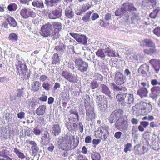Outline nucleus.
Returning <instances> with one entry per match:
<instances>
[{"label": "nucleus", "instance_id": "nucleus-1", "mask_svg": "<svg viewBox=\"0 0 160 160\" xmlns=\"http://www.w3.org/2000/svg\"><path fill=\"white\" fill-rule=\"evenodd\" d=\"M132 109L133 112L137 115H146L152 111V108L150 103L141 102L139 104L132 107Z\"/></svg>", "mask_w": 160, "mask_h": 160}, {"label": "nucleus", "instance_id": "nucleus-2", "mask_svg": "<svg viewBox=\"0 0 160 160\" xmlns=\"http://www.w3.org/2000/svg\"><path fill=\"white\" fill-rule=\"evenodd\" d=\"M116 97L119 104L123 106H126L127 104L132 103L134 101L133 95L126 92H120L116 95Z\"/></svg>", "mask_w": 160, "mask_h": 160}, {"label": "nucleus", "instance_id": "nucleus-3", "mask_svg": "<svg viewBox=\"0 0 160 160\" xmlns=\"http://www.w3.org/2000/svg\"><path fill=\"white\" fill-rule=\"evenodd\" d=\"M129 120L126 115L122 116L119 118L115 124V127L121 131H125L128 127Z\"/></svg>", "mask_w": 160, "mask_h": 160}, {"label": "nucleus", "instance_id": "nucleus-4", "mask_svg": "<svg viewBox=\"0 0 160 160\" xmlns=\"http://www.w3.org/2000/svg\"><path fill=\"white\" fill-rule=\"evenodd\" d=\"M84 105L86 110V119L88 121L92 122L94 120L95 117L94 109L89 103L87 105L86 102H84Z\"/></svg>", "mask_w": 160, "mask_h": 160}, {"label": "nucleus", "instance_id": "nucleus-5", "mask_svg": "<svg viewBox=\"0 0 160 160\" xmlns=\"http://www.w3.org/2000/svg\"><path fill=\"white\" fill-rule=\"evenodd\" d=\"M122 6L121 5L120 8L117 9L115 12L116 16H120L123 18L124 22L126 24H129V16L128 13H126L124 9H122Z\"/></svg>", "mask_w": 160, "mask_h": 160}, {"label": "nucleus", "instance_id": "nucleus-6", "mask_svg": "<svg viewBox=\"0 0 160 160\" xmlns=\"http://www.w3.org/2000/svg\"><path fill=\"white\" fill-rule=\"evenodd\" d=\"M61 75L65 79L71 83L76 82L77 81V75L75 76L67 71H62Z\"/></svg>", "mask_w": 160, "mask_h": 160}, {"label": "nucleus", "instance_id": "nucleus-7", "mask_svg": "<svg viewBox=\"0 0 160 160\" xmlns=\"http://www.w3.org/2000/svg\"><path fill=\"white\" fill-rule=\"evenodd\" d=\"M75 64L78 67V70L81 72H84L87 71L88 68V63L84 61L81 58L76 59Z\"/></svg>", "mask_w": 160, "mask_h": 160}, {"label": "nucleus", "instance_id": "nucleus-8", "mask_svg": "<svg viewBox=\"0 0 160 160\" xmlns=\"http://www.w3.org/2000/svg\"><path fill=\"white\" fill-rule=\"evenodd\" d=\"M108 130V127H99L98 130L96 131L98 133V136L99 138L101 137L102 140H105L109 133Z\"/></svg>", "mask_w": 160, "mask_h": 160}, {"label": "nucleus", "instance_id": "nucleus-9", "mask_svg": "<svg viewBox=\"0 0 160 160\" xmlns=\"http://www.w3.org/2000/svg\"><path fill=\"white\" fill-rule=\"evenodd\" d=\"M126 80V78L121 72L117 71L115 73L114 81L118 85L123 84Z\"/></svg>", "mask_w": 160, "mask_h": 160}, {"label": "nucleus", "instance_id": "nucleus-10", "mask_svg": "<svg viewBox=\"0 0 160 160\" xmlns=\"http://www.w3.org/2000/svg\"><path fill=\"white\" fill-rule=\"evenodd\" d=\"M69 34L78 43L83 45H85L87 43L88 38L86 36L71 32Z\"/></svg>", "mask_w": 160, "mask_h": 160}, {"label": "nucleus", "instance_id": "nucleus-11", "mask_svg": "<svg viewBox=\"0 0 160 160\" xmlns=\"http://www.w3.org/2000/svg\"><path fill=\"white\" fill-rule=\"evenodd\" d=\"M123 9H124L126 13L129 12L131 14H135L137 12V9L133 4L128 2L124 3L122 5Z\"/></svg>", "mask_w": 160, "mask_h": 160}, {"label": "nucleus", "instance_id": "nucleus-12", "mask_svg": "<svg viewBox=\"0 0 160 160\" xmlns=\"http://www.w3.org/2000/svg\"><path fill=\"white\" fill-rule=\"evenodd\" d=\"M20 14L24 19H28L29 17L34 18L36 16L35 13L32 10L29 8L22 9L20 12Z\"/></svg>", "mask_w": 160, "mask_h": 160}, {"label": "nucleus", "instance_id": "nucleus-13", "mask_svg": "<svg viewBox=\"0 0 160 160\" xmlns=\"http://www.w3.org/2000/svg\"><path fill=\"white\" fill-rule=\"evenodd\" d=\"M57 144L59 147L65 151H67L71 149V144L66 142L63 139V137H59L58 141Z\"/></svg>", "mask_w": 160, "mask_h": 160}, {"label": "nucleus", "instance_id": "nucleus-14", "mask_svg": "<svg viewBox=\"0 0 160 160\" xmlns=\"http://www.w3.org/2000/svg\"><path fill=\"white\" fill-rule=\"evenodd\" d=\"M52 26L48 23L43 25L41 29L40 33L41 35L44 37H48L50 36V30H51Z\"/></svg>", "mask_w": 160, "mask_h": 160}, {"label": "nucleus", "instance_id": "nucleus-15", "mask_svg": "<svg viewBox=\"0 0 160 160\" xmlns=\"http://www.w3.org/2000/svg\"><path fill=\"white\" fill-rule=\"evenodd\" d=\"M16 69L18 72V74L19 75L22 74L23 75L26 74V73L27 72L28 68L26 65L22 63L21 61H18L17 62L16 64Z\"/></svg>", "mask_w": 160, "mask_h": 160}, {"label": "nucleus", "instance_id": "nucleus-16", "mask_svg": "<svg viewBox=\"0 0 160 160\" xmlns=\"http://www.w3.org/2000/svg\"><path fill=\"white\" fill-rule=\"evenodd\" d=\"M62 10L59 8L52 10L48 14V17L51 19L59 18L62 16Z\"/></svg>", "mask_w": 160, "mask_h": 160}, {"label": "nucleus", "instance_id": "nucleus-17", "mask_svg": "<svg viewBox=\"0 0 160 160\" xmlns=\"http://www.w3.org/2000/svg\"><path fill=\"white\" fill-rule=\"evenodd\" d=\"M149 66L146 64H144L140 66L138 70V72L139 74L142 77H145L147 75L146 71L149 72Z\"/></svg>", "mask_w": 160, "mask_h": 160}, {"label": "nucleus", "instance_id": "nucleus-18", "mask_svg": "<svg viewBox=\"0 0 160 160\" xmlns=\"http://www.w3.org/2000/svg\"><path fill=\"white\" fill-rule=\"evenodd\" d=\"M149 63L155 70L157 73H158L160 69V60L156 59H151Z\"/></svg>", "mask_w": 160, "mask_h": 160}, {"label": "nucleus", "instance_id": "nucleus-19", "mask_svg": "<svg viewBox=\"0 0 160 160\" xmlns=\"http://www.w3.org/2000/svg\"><path fill=\"white\" fill-rule=\"evenodd\" d=\"M103 50L107 56L110 57L116 56L115 51L111 48L110 46H107L106 44L103 45Z\"/></svg>", "mask_w": 160, "mask_h": 160}, {"label": "nucleus", "instance_id": "nucleus-20", "mask_svg": "<svg viewBox=\"0 0 160 160\" xmlns=\"http://www.w3.org/2000/svg\"><path fill=\"white\" fill-rule=\"evenodd\" d=\"M100 87L102 92L108 96L110 98H112L111 92L107 85L103 84H101Z\"/></svg>", "mask_w": 160, "mask_h": 160}, {"label": "nucleus", "instance_id": "nucleus-21", "mask_svg": "<svg viewBox=\"0 0 160 160\" xmlns=\"http://www.w3.org/2000/svg\"><path fill=\"white\" fill-rule=\"evenodd\" d=\"M132 16L131 18V21H130V18H129L130 24H134L135 26H137L138 24H140V20L139 17L138 15L137 14V12L135 14H132Z\"/></svg>", "mask_w": 160, "mask_h": 160}, {"label": "nucleus", "instance_id": "nucleus-22", "mask_svg": "<svg viewBox=\"0 0 160 160\" xmlns=\"http://www.w3.org/2000/svg\"><path fill=\"white\" fill-rule=\"evenodd\" d=\"M148 93L147 89L144 88H140L137 92V95L142 98L147 97Z\"/></svg>", "mask_w": 160, "mask_h": 160}, {"label": "nucleus", "instance_id": "nucleus-23", "mask_svg": "<svg viewBox=\"0 0 160 160\" xmlns=\"http://www.w3.org/2000/svg\"><path fill=\"white\" fill-rule=\"evenodd\" d=\"M29 144L32 146L31 147V149L32 151V154L33 156L36 155L39 150V148L37 146V145L35 142L34 141H30Z\"/></svg>", "mask_w": 160, "mask_h": 160}, {"label": "nucleus", "instance_id": "nucleus-24", "mask_svg": "<svg viewBox=\"0 0 160 160\" xmlns=\"http://www.w3.org/2000/svg\"><path fill=\"white\" fill-rule=\"evenodd\" d=\"M91 7V5L88 3L84 4L81 9H79L76 12V14L78 15H80L82 13L89 9Z\"/></svg>", "mask_w": 160, "mask_h": 160}, {"label": "nucleus", "instance_id": "nucleus-25", "mask_svg": "<svg viewBox=\"0 0 160 160\" xmlns=\"http://www.w3.org/2000/svg\"><path fill=\"white\" fill-rule=\"evenodd\" d=\"M55 49L60 52H62L64 51L65 48V46L62 43L58 42L55 43Z\"/></svg>", "mask_w": 160, "mask_h": 160}, {"label": "nucleus", "instance_id": "nucleus-26", "mask_svg": "<svg viewBox=\"0 0 160 160\" xmlns=\"http://www.w3.org/2000/svg\"><path fill=\"white\" fill-rule=\"evenodd\" d=\"M65 14L68 18L71 19L73 17L74 13L70 6H69L66 8L65 10Z\"/></svg>", "mask_w": 160, "mask_h": 160}, {"label": "nucleus", "instance_id": "nucleus-27", "mask_svg": "<svg viewBox=\"0 0 160 160\" xmlns=\"http://www.w3.org/2000/svg\"><path fill=\"white\" fill-rule=\"evenodd\" d=\"M41 143L43 145H47L48 144L51 139L49 135L48 134H44L41 138Z\"/></svg>", "mask_w": 160, "mask_h": 160}, {"label": "nucleus", "instance_id": "nucleus-28", "mask_svg": "<svg viewBox=\"0 0 160 160\" xmlns=\"http://www.w3.org/2000/svg\"><path fill=\"white\" fill-rule=\"evenodd\" d=\"M41 87V84L39 81H34L31 84V90L34 92L38 91Z\"/></svg>", "mask_w": 160, "mask_h": 160}, {"label": "nucleus", "instance_id": "nucleus-29", "mask_svg": "<svg viewBox=\"0 0 160 160\" xmlns=\"http://www.w3.org/2000/svg\"><path fill=\"white\" fill-rule=\"evenodd\" d=\"M46 107L44 105H41L36 110V113L38 115H43L45 113Z\"/></svg>", "mask_w": 160, "mask_h": 160}, {"label": "nucleus", "instance_id": "nucleus-30", "mask_svg": "<svg viewBox=\"0 0 160 160\" xmlns=\"http://www.w3.org/2000/svg\"><path fill=\"white\" fill-rule=\"evenodd\" d=\"M61 132V128L58 124H55L53 126L52 132L54 135H58Z\"/></svg>", "mask_w": 160, "mask_h": 160}, {"label": "nucleus", "instance_id": "nucleus-31", "mask_svg": "<svg viewBox=\"0 0 160 160\" xmlns=\"http://www.w3.org/2000/svg\"><path fill=\"white\" fill-rule=\"evenodd\" d=\"M90 154H91V158L93 160H99L101 158V156L100 154L96 151L92 150L90 152Z\"/></svg>", "mask_w": 160, "mask_h": 160}, {"label": "nucleus", "instance_id": "nucleus-32", "mask_svg": "<svg viewBox=\"0 0 160 160\" xmlns=\"http://www.w3.org/2000/svg\"><path fill=\"white\" fill-rule=\"evenodd\" d=\"M110 86L113 87V90L115 91H123L125 92L127 91V89L125 87L118 86L114 83H110Z\"/></svg>", "mask_w": 160, "mask_h": 160}, {"label": "nucleus", "instance_id": "nucleus-33", "mask_svg": "<svg viewBox=\"0 0 160 160\" xmlns=\"http://www.w3.org/2000/svg\"><path fill=\"white\" fill-rule=\"evenodd\" d=\"M60 59L57 53H55L53 55L52 58V64H58L60 62Z\"/></svg>", "mask_w": 160, "mask_h": 160}, {"label": "nucleus", "instance_id": "nucleus-34", "mask_svg": "<svg viewBox=\"0 0 160 160\" xmlns=\"http://www.w3.org/2000/svg\"><path fill=\"white\" fill-rule=\"evenodd\" d=\"M60 36L59 31L58 30L52 29L51 32H50V36L53 40L57 39Z\"/></svg>", "mask_w": 160, "mask_h": 160}, {"label": "nucleus", "instance_id": "nucleus-35", "mask_svg": "<svg viewBox=\"0 0 160 160\" xmlns=\"http://www.w3.org/2000/svg\"><path fill=\"white\" fill-rule=\"evenodd\" d=\"M7 22H8L11 26L15 27L17 25V23L15 19L10 16H8L7 17Z\"/></svg>", "mask_w": 160, "mask_h": 160}, {"label": "nucleus", "instance_id": "nucleus-36", "mask_svg": "<svg viewBox=\"0 0 160 160\" xmlns=\"http://www.w3.org/2000/svg\"><path fill=\"white\" fill-rule=\"evenodd\" d=\"M50 24L52 26V28L53 27L54 29L55 30H58L59 31L61 30L62 28L61 24L60 22H53Z\"/></svg>", "mask_w": 160, "mask_h": 160}, {"label": "nucleus", "instance_id": "nucleus-37", "mask_svg": "<svg viewBox=\"0 0 160 160\" xmlns=\"http://www.w3.org/2000/svg\"><path fill=\"white\" fill-rule=\"evenodd\" d=\"M58 0H45L46 4L49 7L55 6L57 5Z\"/></svg>", "mask_w": 160, "mask_h": 160}, {"label": "nucleus", "instance_id": "nucleus-38", "mask_svg": "<svg viewBox=\"0 0 160 160\" xmlns=\"http://www.w3.org/2000/svg\"><path fill=\"white\" fill-rule=\"evenodd\" d=\"M135 153L137 155L144 154V152L142 151V148L139 144L137 145L134 147Z\"/></svg>", "mask_w": 160, "mask_h": 160}, {"label": "nucleus", "instance_id": "nucleus-39", "mask_svg": "<svg viewBox=\"0 0 160 160\" xmlns=\"http://www.w3.org/2000/svg\"><path fill=\"white\" fill-rule=\"evenodd\" d=\"M143 42L145 43L147 46L152 48L156 47L155 43L151 39H145L143 40Z\"/></svg>", "mask_w": 160, "mask_h": 160}, {"label": "nucleus", "instance_id": "nucleus-40", "mask_svg": "<svg viewBox=\"0 0 160 160\" xmlns=\"http://www.w3.org/2000/svg\"><path fill=\"white\" fill-rule=\"evenodd\" d=\"M13 151L18 156V157L21 159H23L25 158V156L24 153L22 152L17 148H14Z\"/></svg>", "mask_w": 160, "mask_h": 160}, {"label": "nucleus", "instance_id": "nucleus-41", "mask_svg": "<svg viewBox=\"0 0 160 160\" xmlns=\"http://www.w3.org/2000/svg\"><path fill=\"white\" fill-rule=\"evenodd\" d=\"M160 11V8L158 7L155 9L152 12L150 13L149 17L155 19Z\"/></svg>", "mask_w": 160, "mask_h": 160}, {"label": "nucleus", "instance_id": "nucleus-42", "mask_svg": "<svg viewBox=\"0 0 160 160\" xmlns=\"http://www.w3.org/2000/svg\"><path fill=\"white\" fill-rule=\"evenodd\" d=\"M27 104H28L29 107L32 108L35 107L36 105V100L34 98L32 99H28L26 102Z\"/></svg>", "mask_w": 160, "mask_h": 160}, {"label": "nucleus", "instance_id": "nucleus-43", "mask_svg": "<svg viewBox=\"0 0 160 160\" xmlns=\"http://www.w3.org/2000/svg\"><path fill=\"white\" fill-rule=\"evenodd\" d=\"M107 100H104L102 101V102L99 103L97 104V106L98 108L100 110H103V109L107 107Z\"/></svg>", "mask_w": 160, "mask_h": 160}, {"label": "nucleus", "instance_id": "nucleus-44", "mask_svg": "<svg viewBox=\"0 0 160 160\" xmlns=\"http://www.w3.org/2000/svg\"><path fill=\"white\" fill-rule=\"evenodd\" d=\"M123 112L122 110L121 109H116L112 112L115 116L117 118H120Z\"/></svg>", "mask_w": 160, "mask_h": 160}, {"label": "nucleus", "instance_id": "nucleus-45", "mask_svg": "<svg viewBox=\"0 0 160 160\" xmlns=\"http://www.w3.org/2000/svg\"><path fill=\"white\" fill-rule=\"evenodd\" d=\"M92 12L91 11L88 12L82 18V19L85 22H89L90 21V16Z\"/></svg>", "mask_w": 160, "mask_h": 160}, {"label": "nucleus", "instance_id": "nucleus-46", "mask_svg": "<svg viewBox=\"0 0 160 160\" xmlns=\"http://www.w3.org/2000/svg\"><path fill=\"white\" fill-rule=\"evenodd\" d=\"M32 4L33 6L38 8H42L43 7V5L42 2L38 1H33Z\"/></svg>", "mask_w": 160, "mask_h": 160}, {"label": "nucleus", "instance_id": "nucleus-47", "mask_svg": "<svg viewBox=\"0 0 160 160\" xmlns=\"http://www.w3.org/2000/svg\"><path fill=\"white\" fill-rule=\"evenodd\" d=\"M96 54L98 57L102 58H104L105 57V54L103 50V48L102 49L98 50L96 52Z\"/></svg>", "mask_w": 160, "mask_h": 160}, {"label": "nucleus", "instance_id": "nucleus-48", "mask_svg": "<svg viewBox=\"0 0 160 160\" xmlns=\"http://www.w3.org/2000/svg\"><path fill=\"white\" fill-rule=\"evenodd\" d=\"M72 136L71 135L66 134V136L63 137V139L65 140L66 142H67L68 143L72 144Z\"/></svg>", "mask_w": 160, "mask_h": 160}, {"label": "nucleus", "instance_id": "nucleus-49", "mask_svg": "<svg viewBox=\"0 0 160 160\" xmlns=\"http://www.w3.org/2000/svg\"><path fill=\"white\" fill-rule=\"evenodd\" d=\"M99 86V84L96 81H93L91 82L90 84V87L92 89L96 88Z\"/></svg>", "mask_w": 160, "mask_h": 160}, {"label": "nucleus", "instance_id": "nucleus-50", "mask_svg": "<svg viewBox=\"0 0 160 160\" xmlns=\"http://www.w3.org/2000/svg\"><path fill=\"white\" fill-rule=\"evenodd\" d=\"M8 39L12 41H16L18 40V35L14 33H12L9 35Z\"/></svg>", "mask_w": 160, "mask_h": 160}, {"label": "nucleus", "instance_id": "nucleus-51", "mask_svg": "<svg viewBox=\"0 0 160 160\" xmlns=\"http://www.w3.org/2000/svg\"><path fill=\"white\" fill-rule=\"evenodd\" d=\"M151 92L154 94L156 93L159 94L160 93V87H159L154 86L151 88Z\"/></svg>", "mask_w": 160, "mask_h": 160}, {"label": "nucleus", "instance_id": "nucleus-52", "mask_svg": "<svg viewBox=\"0 0 160 160\" xmlns=\"http://www.w3.org/2000/svg\"><path fill=\"white\" fill-rule=\"evenodd\" d=\"M124 76L128 78L129 79L132 78L131 73L128 69H126L124 71Z\"/></svg>", "mask_w": 160, "mask_h": 160}, {"label": "nucleus", "instance_id": "nucleus-53", "mask_svg": "<svg viewBox=\"0 0 160 160\" xmlns=\"http://www.w3.org/2000/svg\"><path fill=\"white\" fill-rule=\"evenodd\" d=\"M17 6L15 4H10L8 6V9L9 11H15L17 9Z\"/></svg>", "mask_w": 160, "mask_h": 160}, {"label": "nucleus", "instance_id": "nucleus-54", "mask_svg": "<svg viewBox=\"0 0 160 160\" xmlns=\"http://www.w3.org/2000/svg\"><path fill=\"white\" fill-rule=\"evenodd\" d=\"M8 151L5 149H2L1 151H0V157L2 156L3 157L7 158H8V157H9L7 155V153H8Z\"/></svg>", "mask_w": 160, "mask_h": 160}, {"label": "nucleus", "instance_id": "nucleus-55", "mask_svg": "<svg viewBox=\"0 0 160 160\" xmlns=\"http://www.w3.org/2000/svg\"><path fill=\"white\" fill-rule=\"evenodd\" d=\"M42 87L46 91H49L50 90V85L48 82H43L42 84Z\"/></svg>", "mask_w": 160, "mask_h": 160}, {"label": "nucleus", "instance_id": "nucleus-56", "mask_svg": "<svg viewBox=\"0 0 160 160\" xmlns=\"http://www.w3.org/2000/svg\"><path fill=\"white\" fill-rule=\"evenodd\" d=\"M142 6L147 8L150 6V0H142Z\"/></svg>", "mask_w": 160, "mask_h": 160}, {"label": "nucleus", "instance_id": "nucleus-57", "mask_svg": "<svg viewBox=\"0 0 160 160\" xmlns=\"http://www.w3.org/2000/svg\"><path fill=\"white\" fill-rule=\"evenodd\" d=\"M132 147L131 144L130 143H127L124 146V151L125 152H127L128 151H131V150L129 149L130 148Z\"/></svg>", "mask_w": 160, "mask_h": 160}, {"label": "nucleus", "instance_id": "nucleus-58", "mask_svg": "<svg viewBox=\"0 0 160 160\" xmlns=\"http://www.w3.org/2000/svg\"><path fill=\"white\" fill-rule=\"evenodd\" d=\"M117 118L112 113L109 118V122L110 123H112L115 121Z\"/></svg>", "mask_w": 160, "mask_h": 160}, {"label": "nucleus", "instance_id": "nucleus-59", "mask_svg": "<svg viewBox=\"0 0 160 160\" xmlns=\"http://www.w3.org/2000/svg\"><path fill=\"white\" fill-rule=\"evenodd\" d=\"M103 97V96L102 95H96V101L97 104L99 103L102 102V101Z\"/></svg>", "mask_w": 160, "mask_h": 160}, {"label": "nucleus", "instance_id": "nucleus-60", "mask_svg": "<svg viewBox=\"0 0 160 160\" xmlns=\"http://www.w3.org/2000/svg\"><path fill=\"white\" fill-rule=\"evenodd\" d=\"M71 117H72L68 119L69 121H71V122H76L78 121V116H71Z\"/></svg>", "mask_w": 160, "mask_h": 160}, {"label": "nucleus", "instance_id": "nucleus-61", "mask_svg": "<svg viewBox=\"0 0 160 160\" xmlns=\"http://www.w3.org/2000/svg\"><path fill=\"white\" fill-rule=\"evenodd\" d=\"M151 84L153 86L156 85H160V81L156 79H152L151 80Z\"/></svg>", "mask_w": 160, "mask_h": 160}, {"label": "nucleus", "instance_id": "nucleus-62", "mask_svg": "<svg viewBox=\"0 0 160 160\" xmlns=\"http://www.w3.org/2000/svg\"><path fill=\"white\" fill-rule=\"evenodd\" d=\"M98 23L101 26L104 27H106L107 25H109V22L105 23L103 20L101 19H100Z\"/></svg>", "mask_w": 160, "mask_h": 160}, {"label": "nucleus", "instance_id": "nucleus-63", "mask_svg": "<svg viewBox=\"0 0 160 160\" xmlns=\"http://www.w3.org/2000/svg\"><path fill=\"white\" fill-rule=\"evenodd\" d=\"M25 113L24 112L21 111L17 114V116L19 118L22 119L24 118Z\"/></svg>", "mask_w": 160, "mask_h": 160}, {"label": "nucleus", "instance_id": "nucleus-64", "mask_svg": "<svg viewBox=\"0 0 160 160\" xmlns=\"http://www.w3.org/2000/svg\"><path fill=\"white\" fill-rule=\"evenodd\" d=\"M153 32L157 36L160 37V27L155 28L153 30Z\"/></svg>", "mask_w": 160, "mask_h": 160}]
</instances>
